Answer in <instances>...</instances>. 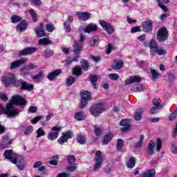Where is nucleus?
Here are the masks:
<instances>
[{"instance_id":"15","label":"nucleus","mask_w":177,"mask_h":177,"mask_svg":"<svg viewBox=\"0 0 177 177\" xmlns=\"http://www.w3.org/2000/svg\"><path fill=\"white\" fill-rule=\"evenodd\" d=\"M129 122L130 120L128 119H124L121 120V122H120V125H121V127H123L120 129L122 132H125V131H128V129L131 128Z\"/></svg>"},{"instance_id":"16","label":"nucleus","mask_w":177,"mask_h":177,"mask_svg":"<svg viewBox=\"0 0 177 177\" xmlns=\"http://www.w3.org/2000/svg\"><path fill=\"white\" fill-rule=\"evenodd\" d=\"M100 80V76L98 75H91L90 81L94 89H97V81Z\"/></svg>"},{"instance_id":"2","label":"nucleus","mask_w":177,"mask_h":177,"mask_svg":"<svg viewBox=\"0 0 177 177\" xmlns=\"http://www.w3.org/2000/svg\"><path fill=\"white\" fill-rule=\"evenodd\" d=\"M104 161V158L103 157V153H102V151H97L95 152V155L94 156V165L93 168V171L94 172H97V171H99L102 168V164H103Z\"/></svg>"},{"instance_id":"36","label":"nucleus","mask_w":177,"mask_h":177,"mask_svg":"<svg viewBox=\"0 0 177 177\" xmlns=\"http://www.w3.org/2000/svg\"><path fill=\"white\" fill-rule=\"evenodd\" d=\"M136 164V159L135 158V157H131L129 162L127 163V166L128 168L132 169L135 167Z\"/></svg>"},{"instance_id":"55","label":"nucleus","mask_w":177,"mask_h":177,"mask_svg":"<svg viewBox=\"0 0 177 177\" xmlns=\"http://www.w3.org/2000/svg\"><path fill=\"white\" fill-rule=\"evenodd\" d=\"M170 150L173 154H177V144L176 142H172Z\"/></svg>"},{"instance_id":"32","label":"nucleus","mask_w":177,"mask_h":177,"mask_svg":"<svg viewBox=\"0 0 177 177\" xmlns=\"http://www.w3.org/2000/svg\"><path fill=\"white\" fill-rule=\"evenodd\" d=\"M82 68L80 66H75L73 70V75L79 77V75H82Z\"/></svg>"},{"instance_id":"20","label":"nucleus","mask_w":177,"mask_h":177,"mask_svg":"<svg viewBox=\"0 0 177 177\" xmlns=\"http://www.w3.org/2000/svg\"><path fill=\"white\" fill-rule=\"evenodd\" d=\"M74 48V53L75 55H80V52L82 50L84 46H82V43L80 41H75V44L73 45Z\"/></svg>"},{"instance_id":"5","label":"nucleus","mask_w":177,"mask_h":177,"mask_svg":"<svg viewBox=\"0 0 177 177\" xmlns=\"http://www.w3.org/2000/svg\"><path fill=\"white\" fill-rule=\"evenodd\" d=\"M16 76L13 73H8L6 76L1 77V82L6 88L12 85Z\"/></svg>"},{"instance_id":"53","label":"nucleus","mask_w":177,"mask_h":177,"mask_svg":"<svg viewBox=\"0 0 177 177\" xmlns=\"http://www.w3.org/2000/svg\"><path fill=\"white\" fill-rule=\"evenodd\" d=\"M33 127L32 126H28L26 127V129L24 131V135L26 136H28V135L32 133Z\"/></svg>"},{"instance_id":"3","label":"nucleus","mask_w":177,"mask_h":177,"mask_svg":"<svg viewBox=\"0 0 177 177\" xmlns=\"http://www.w3.org/2000/svg\"><path fill=\"white\" fill-rule=\"evenodd\" d=\"M157 39L159 42H164V41H167L168 39V30H167V28L162 27L158 29Z\"/></svg>"},{"instance_id":"42","label":"nucleus","mask_w":177,"mask_h":177,"mask_svg":"<svg viewBox=\"0 0 177 177\" xmlns=\"http://www.w3.org/2000/svg\"><path fill=\"white\" fill-rule=\"evenodd\" d=\"M124 147V140L122 139H118L117 142L116 149L118 151H121Z\"/></svg>"},{"instance_id":"18","label":"nucleus","mask_w":177,"mask_h":177,"mask_svg":"<svg viewBox=\"0 0 177 177\" xmlns=\"http://www.w3.org/2000/svg\"><path fill=\"white\" fill-rule=\"evenodd\" d=\"M77 16L80 20H82V21H86V20H89L91 18V13L88 12H78Z\"/></svg>"},{"instance_id":"34","label":"nucleus","mask_w":177,"mask_h":177,"mask_svg":"<svg viewBox=\"0 0 177 177\" xmlns=\"http://www.w3.org/2000/svg\"><path fill=\"white\" fill-rule=\"evenodd\" d=\"M143 113V110L142 109H138L136 114L133 116L134 120H136V121H140V120H142V114Z\"/></svg>"},{"instance_id":"58","label":"nucleus","mask_w":177,"mask_h":177,"mask_svg":"<svg viewBox=\"0 0 177 177\" xmlns=\"http://www.w3.org/2000/svg\"><path fill=\"white\" fill-rule=\"evenodd\" d=\"M71 24H70V22H65L64 24V30L66 32H70V31H71V27L70 26Z\"/></svg>"},{"instance_id":"60","label":"nucleus","mask_w":177,"mask_h":177,"mask_svg":"<svg viewBox=\"0 0 177 177\" xmlns=\"http://www.w3.org/2000/svg\"><path fill=\"white\" fill-rule=\"evenodd\" d=\"M109 77L110 80H113V81H117L120 77L118 76V74L117 73H111L109 75Z\"/></svg>"},{"instance_id":"39","label":"nucleus","mask_w":177,"mask_h":177,"mask_svg":"<svg viewBox=\"0 0 177 177\" xmlns=\"http://www.w3.org/2000/svg\"><path fill=\"white\" fill-rule=\"evenodd\" d=\"M36 139H39V138L42 136H45V131L44 129L41 127H39L37 131H36Z\"/></svg>"},{"instance_id":"40","label":"nucleus","mask_w":177,"mask_h":177,"mask_svg":"<svg viewBox=\"0 0 177 177\" xmlns=\"http://www.w3.org/2000/svg\"><path fill=\"white\" fill-rule=\"evenodd\" d=\"M149 46L151 48V53H153L158 47V44H157L156 41L152 39L149 43Z\"/></svg>"},{"instance_id":"57","label":"nucleus","mask_w":177,"mask_h":177,"mask_svg":"<svg viewBox=\"0 0 177 177\" xmlns=\"http://www.w3.org/2000/svg\"><path fill=\"white\" fill-rule=\"evenodd\" d=\"M46 31H48V32H53V30H55V26H53L52 24H48L46 26Z\"/></svg>"},{"instance_id":"51","label":"nucleus","mask_w":177,"mask_h":177,"mask_svg":"<svg viewBox=\"0 0 177 177\" xmlns=\"http://www.w3.org/2000/svg\"><path fill=\"white\" fill-rule=\"evenodd\" d=\"M77 142L80 145H85L86 143V138L84 136H79L77 137Z\"/></svg>"},{"instance_id":"11","label":"nucleus","mask_w":177,"mask_h":177,"mask_svg":"<svg viewBox=\"0 0 177 177\" xmlns=\"http://www.w3.org/2000/svg\"><path fill=\"white\" fill-rule=\"evenodd\" d=\"M4 156L6 160L10 161V162H16L15 159L17 158V155L13 154V151L12 150H6L4 152Z\"/></svg>"},{"instance_id":"29","label":"nucleus","mask_w":177,"mask_h":177,"mask_svg":"<svg viewBox=\"0 0 177 177\" xmlns=\"http://www.w3.org/2000/svg\"><path fill=\"white\" fill-rule=\"evenodd\" d=\"M111 139H113V134L111 133H107L102 141V145H109Z\"/></svg>"},{"instance_id":"25","label":"nucleus","mask_w":177,"mask_h":177,"mask_svg":"<svg viewBox=\"0 0 177 177\" xmlns=\"http://www.w3.org/2000/svg\"><path fill=\"white\" fill-rule=\"evenodd\" d=\"M21 89L24 91H28V92H31V91L34 89V85L28 84L27 82L22 81Z\"/></svg>"},{"instance_id":"8","label":"nucleus","mask_w":177,"mask_h":177,"mask_svg":"<svg viewBox=\"0 0 177 177\" xmlns=\"http://www.w3.org/2000/svg\"><path fill=\"white\" fill-rule=\"evenodd\" d=\"M37 47H28L22 50L19 51V56H28V55H32L35 52H37Z\"/></svg>"},{"instance_id":"28","label":"nucleus","mask_w":177,"mask_h":177,"mask_svg":"<svg viewBox=\"0 0 177 177\" xmlns=\"http://www.w3.org/2000/svg\"><path fill=\"white\" fill-rule=\"evenodd\" d=\"M131 91H133V92H142V91H145V86L142 84H135L131 87Z\"/></svg>"},{"instance_id":"47","label":"nucleus","mask_w":177,"mask_h":177,"mask_svg":"<svg viewBox=\"0 0 177 177\" xmlns=\"http://www.w3.org/2000/svg\"><path fill=\"white\" fill-rule=\"evenodd\" d=\"M174 80H175V75H174V73H169L168 75V82L170 86H172V85H174Z\"/></svg>"},{"instance_id":"45","label":"nucleus","mask_w":177,"mask_h":177,"mask_svg":"<svg viewBox=\"0 0 177 177\" xmlns=\"http://www.w3.org/2000/svg\"><path fill=\"white\" fill-rule=\"evenodd\" d=\"M81 66L84 71H88V70H89V64H88L86 59H82L81 61Z\"/></svg>"},{"instance_id":"35","label":"nucleus","mask_w":177,"mask_h":177,"mask_svg":"<svg viewBox=\"0 0 177 177\" xmlns=\"http://www.w3.org/2000/svg\"><path fill=\"white\" fill-rule=\"evenodd\" d=\"M59 137V133L57 131L48 133L47 138L49 140H55Z\"/></svg>"},{"instance_id":"23","label":"nucleus","mask_w":177,"mask_h":177,"mask_svg":"<svg viewBox=\"0 0 177 177\" xmlns=\"http://www.w3.org/2000/svg\"><path fill=\"white\" fill-rule=\"evenodd\" d=\"M140 177H156V170L154 169H148L142 173Z\"/></svg>"},{"instance_id":"17","label":"nucleus","mask_w":177,"mask_h":177,"mask_svg":"<svg viewBox=\"0 0 177 177\" xmlns=\"http://www.w3.org/2000/svg\"><path fill=\"white\" fill-rule=\"evenodd\" d=\"M142 81V77L138 75L130 77L129 79L125 80V84L129 85V84H133V82L139 83Z\"/></svg>"},{"instance_id":"49","label":"nucleus","mask_w":177,"mask_h":177,"mask_svg":"<svg viewBox=\"0 0 177 177\" xmlns=\"http://www.w3.org/2000/svg\"><path fill=\"white\" fill-rule=\"evenodd\" d=\"M19 71H21V75H28L30 74V69L26 67L19 68Z\"/></svg>"},{"instance_id":"12","label":"nucleus","mask_w":177,"mask_h":177,"mask_svg":"<svg viewBox=\"0 0 177 177\" xmlns=\"http://www.w3.org/2000/svg\"><path fill=\"white\" fill-rule=\"evenodd\" d=\"M9 145H12V140H9V136H4L0 143V150L2 149H6Z\"/></svg>"},{"instance_id":"46","label":"nucleus","mask_w":177,"mask_h":177,"mask_svg":"<svg viewBox=\"0 0 177 177\" xmlns=\"http://www.w3.org/2000/svg\"><path fill=\"white\" fill-rule=\"evenodd\" d=\"M151 74L152 75V80H157L161 75L158 72L156 71L154 69H151Z\"/></svg>"},{"instance_id":"7","label":"nucleus","mask_w":177,"mask_h":177,"mask_svg":"<svg viewBox=\"0 0 177 177\" xmlns=\"http://www.w3.org/2000/svg\"><path fill=\"white\" fill-rule=\"evenodd\" d=\"M15 162L12 164H16L18 169L20 171H23L24 169V167H26V162H24V158L17 156V158L14 159Z\"/></svg>"},{"instance_id":"27","label":"nucleus","mask_w":177,"mask_h":177,"mask_svg":"<svg viewBox=\"0 0 177 177\" xmlns=\"http://www.w3.org/2000/svg\"><path fill=\"white\" fill-rule=\"evenodd\" d=\"M158 3V7L160 8L163 12H168V9H167V7L163 3H168L169 2V0H156Z\"/></svg>"},{"instance_id":"26","label":"nucleus","mask_w":177,"mask_h":177,"mask_svg":"<svg viewBox=\"0 0 177 177\" xmlns=\"http://www.w3.org/2000/svg\"><path fill=\"white\" fill-rule=\"evenodd\" d=\"M97 30V26L95 24H90L88 26L84 28V32H92V31H96Z\"/></svg>"},{"instance_id":"43","label":"nucleus","mask_w":177,"mask_h":177,"mask_svg":"<svg viewBox=\"0 0 177 177\" xmlns=\"http://www.w3.org/2000/svg\"><path fill=\"white\" fill-rule=\"evenodd\" d=\"M76 80L75 77L73 76H70L66 79V84L68 86H71L74 82H75Z\"/></svg>"},{"instance_id":"22","label":"nucleus","mask_w":177,"mask_h":177,"mask_svg":"<svg viewBox=\"0 0 177 177\" xmlns=\"http://www.w3.org/2000/svg\"><path fill=\"white\" fill-rule=\"evenodd\" d=\"M156 146V143H154V141L150 140L148 144V147L147 149V153L149 156H153L154 154V147Z\"/></svg>"},{"instance_id":"41","label":"nucleus","mask_w":177,"mask_h":177,"mask_svg":"<svg viewBox=\"0 0 177 177\" xmlns=\"http://www.w3.org/2000/svg\"><path fill=\"white\" fill-rule=\"evenodd\" d=\"M152 103L155 107H158L159 109H162V104H161V100L160 99H153L152 100Z\"/></svg>"},{"instance_id":"14","label":"nucleus","mask_w":177,"mask_h":177,"mask_svg":"<svg viewBox=\"0 0 177 177\" xmlns=\"http://www.w3.org/2000/svg\"><path fill=\"white\" fill-rule=\"evenodd\" d=\"M35 33L38 38L45 37V30H44V24H40L35 29Z\"/></svg>"},{"instance_id":"24","label":"nucleus","mask_w":177,"mask_h":177,"mask_svg":"<svg viewBox=\"0 0 177 177\" xmlns=\"http://www.w3.org/2000/svg\"><path fill=\"white\" fill-rule=\"evenodd\" d=\"M92 93L89 91H84L81 93L82 100H92Z\"/></svg>"},{"instance_id":"44","label":"nucleus","mask_w":177,"mask_h":177,"mask_svg":"<svg viewBox=\"0 0 177 177\" xmlns=\"http://www.w3.org/2000/svg\"><path fill=\"white\" fill-rule=\"evenodd\" d=\"M143 140H145V136L141 135L140 137V140L135 144V147L137 149L142 147V145H143Z\"/></svg>"},{"instance_id":"38","label":"nucleus","mask_w":177,"mask_h":177,"mask_svg":"<svg viewBox=\"0 0 177 177\" xmlns=\"http://www.w3.org/2000/svg\"><path fill=\"white\" fill-rule=\"evenodd\" d=\"M63 136L64 137L66 140H68V139H73L74 138V134H73V131H68L62 133Z\"/></svg>"},{"instance_id":"10","label":"nucleus","mask_w":177,"mask_h":177,"mask_svg":"<svg viewBox=\"0 0 177 177\" xmlns=\"http://www.w3.org/2000/svg\"><path fill=\"white\" fill-rule=\"evenodd\" d=\"M26 62H27V59L26 58L17 59L15 62L11 63L10 68L11 70H14L15 68H17V67H20V66H23V64H26Z\"/></svg>"},{"instance_id":"37","label":"nucleus","mask_w":177,"mask_h":177,"mask_svg":"<svg viewBox=\"0 0 177 177\" xmlns=\"http://www.w3.org/2000/svg\"><path fill=\"white\" fill-rule=\"evenodd\" d=\"M153 53H156V55H158L159 56H161L162 55H165L167 52L164 50V48L159 47H156V50H153Z\"/></svg>"},{"instance_id":"4","label":"nucleus","mask_w":177,"mask_h":177,"mask_svg":"<svg viewBox=\"0 0 177 177\" xmlns=\"http://www.w3.org/2000/svg\"><path fill=\"white\" fill-rule=\"evenodd\" d=\"M103 110H104V107L103 106V104H93L91 109V113L92 115H94V117H97V115H100L102 113H103Z\"/></svg>"},{"instance_id":"56","label":"nucleus","mask_w":177,"mask_h":177,"mask_svg":"<svg viewBox=\"0 0 177 177\" xmlns=\"http://www.w3.org/2000/svg\"><path fill=\"white\" fill-rule=\"evenodd\" d=\"M29 13L32 17L33 21H37L38 16L37 15V13H35V11H34V10H29Z\"/></svg>"},{"instance_id":"61","label":"nucleus","mask_w":177,"mask_h":177,"mask_svg":"<svg viewBox=\"0 0 177 177\" xmlns=\"http://www.w3.org/2000/svg\"><path fill=\"white\" fill-rule=\"evenodd\" d=\"M40 120H44V116L42 115L37 116L31 120V122L32 124H37V122H38V121H40Z\"/></svg>"},{"instance_id":"59","label":"nucleus","mask_w":177,"mask_h":177,"mask_svg":"<svg viewBox=\"0 0 177 177\" xmlns=\"http://www.w3.org/2000/svg\"><path fill=\"white\" fill-rule=\"evenodd\" d=\"M68 161L69 162V164H71V165H73V164H74L75 162V156H74L73 155H70L68 156Z\"/></svg>"},{"instance_id":"30","label":"nucleus","mask_w":177,"mask_h":177,"mask_svg":"<svg viewBox=\"0 0 177 177\" xmlns=\"http://www.w3.org/2000/svg\"><path fill=\"white\" fill-rule=\"evenodd\" d=\"M53 56V50L50 48H46L43 54V57L44 59H50Z\"/></svg>"},{"instance_id":"63","label":"nucleus","mask_w":177,"mask_h":177,"mask_svg":"<svg viewBox=\"0 0 177 177\" xmlns=\"http://www.w3.org/2000/svg\"><path fill=\"white\" fill-rule=\"evenodd\" d=\"M177 118V111H174L170 115L169 120L170 121H174Z\"/></svg>"},{"instance_id":"6","label":"nucleus","mask_w":177,"mask_h":177,"mask_svg":"<svg viewBox=\"0 0 177 177\" xmlns=\"http://www.w3.org/2000/svg\"><path fill=\"white\" fill-rule=\"evenodd\" d=\"M100 24L103 30L106 31L109 34H113V32H114V26L111 24L106 22L104 20H100Z\"/></svg>"},{"instance_id":"13","label":"nucleus","mask_w":177,"mask_h":177,"mask_svg":"<svg viewBox=\"0 0 177 177\" xmlns=\"http://www.w3.org/2000/svg\"><path fill=\"white\" fill-rule=\"evenodd\" d=\"M111 67L113 70H121L124 67V61L116 59L113 62Z\"/></svg>"},{"instance_id":"48","label":"nucleus","mask_w":177,"mask_h":177,"mask_svg":"<svg viewBox=\"0 0 177 177\" xmlns=\"http://www.w3.org/2000/svg\"><path fill=\"white\" fill-rule=\"evenodd\" d=\"M21 20H23V19L19 15H12L11 17V21L12 23H19V21H21Z\"/></svg>"},{"instance_id":"50","label":"nucleus","mask_w":177,"mask_h":177,"mask_svg":"<svg viewBox=\"0 0 177 177\" xmlns=\"http://www.w3.org/2000/svg\"><path fill=\"white\" fill-rule=\"evenodd\" d=\"M99 41V37L97 36H93L91 41H90V45L91 46H95L96 44H97V41Z\"/></svg>"},{"instance_id":"31","label":"nucleus","mask_w":177,"mask_h":177,"mask_svg":"<svg viewBox=\"0 0 177 177\" xmlns=\"http://www.w3.org/2000/svg\"><path fill=\"white\" fill-rule=\"evenodd\" d=\"M53 41L52 40H49L48 38H42L39 39V45H52Z\"/></svg>"},{"instance_id":"19","label":"nucleus","mask_w":177,"mask_h":177,"mask_svg":"<svg viewBox=\"0 0 177 177\" xmlns=\"http://www.w3.org/2000/svg\"><path fill=\"white\" fill-rule=\"evenodd\" d=\"M62 71L60 69L55 70L53 72L48 73V75H47V78L48 80H49V81H53V80H55L56 77H59V75H60Z\"/></svg>"},{"instance_id":"64","label":"nucleus","mask_w":177,"mask_h":177,"mask_svg":"<svg viewBox=\"0 0 177 177\" xmlns=\"http://www.w3.org/2000/svg\"><path fill=\"white\" fill-rule=\"evenodd\" d=\"M57 142L59 145H63V143H66V142H67V138H65L62 135V136L58 139Z\"/></svg>"},{"instance_id":"1","label":"nucleus","mask_w":177,"mask_h":177,"mask_svg":"<svg viewBox=\"0 0 177 177\" xmlns=\"http://www.w3.org/2000/svg\"><path fill=\"white\" fill-rule=\"evenodd\" d=\"M14 104L17 106H26V104H27V101H26L21 95H14L12 102L8 104L6 108L0 104V114L4 111L8 117L10 118H15V117L20 113V111L18 109H15Z\"/></svg>"},{"instance_id":"21","label":"nucleus","mask_w":177,"mask_h":177,"mask_svg":"<svg viewBox=\"0 0 177 177\" xmlns=\"http://www.w3.org/2000/svg\"><path fill=\"white\" fill-rule=\"evenodd\" d=\"M27 29V22L26 20H23L21 21L19 24L17 26V31L19 32H24Z\"/></svg>"},{"instance_id":"52","label":"nucleus","mask_w":177,"mask_h":177,"mask_svg":"<svg viewBox=\"0 0 177 177\" xmlns=\"http://www.w3.org/2000/svg\"><path fill=\"white\" fill-rule=\"evenodd\" d=\"M22 83L23 80H17V79L15 77L14 82H12V85H14V86L16 88H21Z\"/></svg>"},{"instance_id":"33","label":"nucleus","mask_w":177,"mask_h":177,"mask_svg":"<svg viewBox=\"0 0 177 177\" xmlns=\"http://www.w3.org/2000/svg\"><path fill=\"white\" fill-rule=\"evenodd\" d=\"M74 118L77 121H82L85 120V114H84V112H77L75 114Z\"/></svg>"},{"instance_id":"9","label":"nucleus","mask_w":177,"mask_h":177,"mask_svg":"<svg viewBox=\"0 0 177 177\" xmlns=\"http://www.w3.org/2000/svg\"><path fill=\"white\" fill-rule=\"evenodd\" d=\"M142 30L144 32H151L153 31L152 21H147L142 23Z\"/></svg>"},{"instance_id":"62","label":"nucleus","mask_w":177,"mask_h":177,"mask_svg":"<svg viewBox=\"0 0 177 177\" xmlns=\"http://www.w3.org/2000/svg\"><path fill=\"white\" fill-rule=\"evenodd\" d=\"M0 100L3 102H8V95L5 93H0Z\"/></svg>"},{"instance_id":"54","label":"nucleus","mask_w":177,"mask_h":177,"mask_svg":"<svg viewBox=\"0 0 177 177\" xmlns=\"http://www.w3.org/2000/svg\"><path fill=\"white\" fill-rule=\"evenodd\" d=\"M161 147H162V140H161L160 138H158L156 140L157 151H160V150H161Z\"/></svg>"}]
</instances>
